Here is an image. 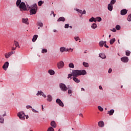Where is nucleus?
<instances>
[{"instance_id": "nucleus-1", "label": "nucleus", "mask_w": 131, "mask_h": 131, "mask_svg": "<svg viewBox=\"0 0 131 131\" xmlns=\"http://www.w3.org/2000/svg\"><path fill=\"white\" fill-rule=\"evenodd\" d=\"M86 74V71L85 70H74L73 71L72 74H69L68 75V78H70L72 76L74 77H77V76H79V75H85Z\"/></svg>"}, {"instance_id": "nucleus-2", "label": "nucleus", "mask_w": 131, "mask_h": 131, "mask_svg": "<svg viewBox=\"0 0 131 131\" xmlns=\"http://www.w3.org/2000/svg\"><path fill=\"white\" fill-rule=\"evenodd\" d=\"M16 7H18L20 11H27V6L25 3L21 2V0H17L16 3Z\"/></svg>"}, {"instance_id": "nucleus-3", "label": "nucleus", "mask_w": 131, "mask_h": 131, "mask_svg": "<svg viewBox=\"0 0 131 131\" xmlns=\"http://www.w3.org/2000/svg\"><path fill=\"white\" fill-rule=\"evenodd\" d=\"M27 7L30 9V13H31L32 15H35V14H36V12H37V5H36V4L32 5L31 7L27 6Z\"/></svg>"}, {"instance_id": "nucleus-4", "label": "nucleus", "mask_w": 131, "mask_h": 131, "mask_svg": "<svg viewBox=\"0 0 131 131\" xmlns=\"http://www.w3.org/2000/svg\"><path fill=\"white\" fill-rule=\"evenodd\" d=\"M59 88L62 92H67L68 89V87L66 86V85L63 83L59 84Z\"/></svg>"}, {"instance_id": "nucleus-5", "label": "nucleus", "mask_w": 131, "mask_h": 131, "mask_svg": "<svg viewBox=\"0 0 131 131\" xmlns=\"http://www.w3.org/2000/svg\"><path fill=\"white\" fill-rule=\"evenodd\" d=\"M17 116L19 117V119L21 120H24L25 119V114L24 112H19L17 114Z\"/></svg>"}, {"instance_id": "nucleus-6", "label": "nucleus", "mask_w": 131, "mask_h": 131, "mask_svg": "<svg viewBox=\"0 0 131 131\" xmlns=\"http://www.w3.org/2000/svg\"><path fill=\"white\" fill-rule=\"evenodd\" d=\"M14 54H15V51H11L9 52L6 53L4 54V56L6 59H9V58H10V57H11L12 55H14Z\"/></svg>"}, {"instance_id": "nucleus-7", "label": "nucleus", "mask_w": 131, "mask_h": 131, "mask_svg": "<svg viewBox=\"0 0 131 131\" xmlns=\"http://www.w3.org/2000/svg\"><path fill=\"white\" fill-rule=\"evenodd\" d=\"M64 62L61 61L57 63V67L58 69H61L64 67Z\"/></svg>"}, {"instance_id": "nucleus-8", "label": "nucleus", "mask_w": 131, "mask_h": 131, "mask_svg": "<svg viewBox=\"0 0 131 131\" xmlns=\"http://www.w3.org/2000/svg\"><path fill=\"white\" fill-rule=\"evenodd\" d=\"M56 102L57 104H58V105L61 107H64V103H63V102H62L61 100H60V99L59 98L57 99L56 100Z\"/></svg>"}, {"instance_id": "nucleus-9", "label": "nucleus", "mask_w": 131, "mask_h": 131, "mask_svg": "<svg viewBox=\"0 0 131 131\" xmlns=\"http://www.w3.org/2000/svg\"><path fill=\"white\" fill-rule=\"evenodd\" d=\"M68 93L69 95H70V96H72V93H73V91L72 90V87H71L69 85H68Z\"/></svg>"}, {"instance_id": "nucleus-10", "label": "nucleus", "mask_w": 131, "mask_h": 131, "mask_svg": "<svg viewBox=\"0 0 131 131\" xmlns=\"http://www.w3.org/2000/svg\"><path fill=\"white\" fill-rule=\"evenodd\" d=\"M121 60L122 62H123L124 63H126L128 62V57H123L121 58Z\"/></svg>"}, {"instance_id": "nucleus-11", "label": "nucleus", "mask_w": 131, "mask_h": 131, "mask_svg": "<svg viewBox=\"0 0 131 131\" xmlns=\"http://www.w3.org/2000/svg\"><path fill=\"white\" fill-rule=\"evenodd\" d=\"M37 96H42L44 98H47V96L45 95L43 92L41 91H38V93L36 94Z\"/></svg>"}, {"instance_id": "nucleus-12", "label": "nucleus", "mask_w": 131, "mask_h": 131, "mask_svg": "<svg viewBox=\"0 0 131 131\" xmlns=\"http://www.w3.org/2000/svg\"><path fill=\"white\" fill-rule=\"evenodd\" d=\"M9 67V62H6L3 66V68L4 70H7V69Z\"/></svg>"}, {"instance_id": "nucleus-13", "label": "nucleus", "mask_w": 131, "mask_h": 131, "mask_svg": "<svg viewBox=\"0 0 131 131\" xmlns=\"http://www.w3.org/2000/svg\"><path fill=\"white\" fill-rule=\"evenodd\" d=\"M76 11L77 12H78V13H79L80 14H81V15H83L84 14H85V10H83L82 11V10L79 9H76Z\"/></svg>"}, {"instance_id": "nucleus-14", "label": "nucleus", "mask_w": 131, "mask_h": 131, "mask_svg": "<svg viewBox=\"0 0 131 131\" xmlns=\"http://www.w3.org/2000/svg\"><path fill=\"white\" fill-rule=\"evenodd\" d=\"M127 14V10L126 9H122L121 10V15H124Z\"/></svg>"}, {"instance_id": "nucleus-15", "label": "nucleus", "mask_w": 131, "mask_h": 131, "mask_svg": "<svg viewBox=\"0 0 131 131\" xmlns=\"http://www.w3.org/2000/svg\"><path fill=\"white\" fill-rule=\"evenodd\" d=\"M22 22L23 23H25V24H27V25L29 24L28 23V18H23Z\"/></svg>"}, {"instance_id": "nucleus-16", "label": "nucleus", "mask_w": 131, "mask_h": 131, "mask_svg": "<svg viewBox=\"0 0 131 131\" xmlns=\"http://www.w3.org/2000/svg\"><path fill=\"white\" fill-rule=\"evenodd\" d=\"M65 22V17H60L57 19V22Z\"/></svg>"}, {"instance_id": "nucleus-17", "label": "nucleus", "mask_w": 131, "mask_h": 131, "mask_svg": "<svg viewBox=\"0 0 131 131\" xmlns=\"http://www.w3.org/2000/svg\"><path fill=\"white\" fill-rule=\"evenodd\" d=\"M73 80L74 81H75V82H76V83H79V82H80V80L76 78V77H74L73 78Z\"/></svg>"}, {"instance_id": "nucleus-18", "label": "nucleus", "mask_w": 131, "mask_h": 131, "mask_svg": "<svg viewBox=\"0 0 131 131\" xmlns=\"http://www.w3.org/2000/svg\"><path fill=\"white\" fill-rule=\"evenodd\" d=\"M104 43H107V41H100L99 42V45L100 46V47H104Z\"/></svg>"}, {"instance_id": "nucleus-19", "label": "nucleus", "mask_w": 131, "mask_h": 131, "mask_svg": "<svg viewBox=\"0 0 131 131\" xmlns=\"http://www.w3.org/2000/svg\"><path fill=\"white\" fill-rule=\"evenodd\" d=\"M98 126H100V127H104V122L102 121H100L98 123Z\"/></svg>"}, {"instance_id": "nucleus-20", "label": "nucleus", "mask_w": 131, "mask_h": 131, "mask_svg": "<svg viewBox=\"0 0 131 131\" xmlns=\"http://www.w3.org/2000/svg\"><path fill=\"white\" fill-rule=\"evenodd\" d=\"M37 37H38V35H34L33 36V37L32 38V41L33 42H35V41H36V40L37 39Z\"/></svg>"}, {"instance_id": "nucleus-21", "label": "nucleus", "mask_w": 131, "mask_h": 131, "mask_svg": "<svg viewBox=\"0 0 131 131\" xmlns=\"http://www.w3.org/2000/svg\"><path fill=\"white\" fill-rule=\"evenodd\" d=\"M60 51L61 53H63V52H68V50H67L66 48L64 47L60 48Z\"/></svg>"}, {"instance_id": "nucleus-22", "label": "nucleus", "mask_w": 131, "mask_h": 131, "mask_svg": "<svg viewBox=\"0 0 131 131\" xmlns=\"http://www.w3.org/2000/svg\"><path fill=\"white\" fill-rule=\"evenodd\" d=\"M107 9L108 11H112L113 10V6L111 4H108Z\"/></svg>"}, {"instance_id": "nucleus-23", "label": "nucleus", "mask_w": 131, "mask_h": 131, "mask_svg": "<svg viewBox=\"0 0 131 131\" xmlns=\"http://www.w3.org/2000/svg\"><path fill=\"white\" fill-rule=\"evenodd\" d=\"M14 45L15 46V48H20V46H19V42H18L17 41H14Z\"/></svg>"}, {"instance_id": "nucleus-24", "label": "nucleus", "mask_w": 131, "mask_h": 131, "mask_svg": "<svg viewBox=\"0 0 131 131\" xmlns=\"http://www.w3.org/2000/svg\"><path fill=\"white\" fill-rule=\"evenodd\" d=\"M51 126H53V127H56V126H57V124H56V122H55L54 121H52L51 122Z\"/></svg>"}, {"instance_id": "nucleus-25", "label": "nucleus", "mask_w": 131, "mask_h": 131, "mask_svg": "<svg viewBox=\"0 0 131 131\" xmlns=\"http://www.w3.org/2000/svg\"><path fill=\"white\" fill-rule=\"evenodd\" d=\"M102 21V18L100 17H97L95 18V22H101Z\"/></svg>"}, {"instance_id": "nucleus-26", "label": "nucleus", "mask_w": 131, "mask_h": 131, "mask_svg": "<svg viewBox=\"0 0 131 131\" xmlns=\"http://www.w3.org/2000/svg\"><path fill=\"white\" fill-rule=\"evenodd\" d=\"M48 73L49 74H50V75H54V74H55V71H54L53 70H49L48 71Z\"/></svg>"}, {"instance_id": "nucleus-27", "label": "nucleus", "mask_w": 131, "mask_h": 131, "mask_svg": "<svg viewBox=\"0 0 131 131\" xmlns=\"http://www.w3.org/2000/svg\"><path fill=\"white\" fill-rule=\"evenodd\" d=\"M52 100H53V98L52 97V96L49 95L48 96L47 101H48V102H52Z\"/></svg>"}, {"instance_id": "nucleus-28", "label": "nucleus", "mask_w": 131, "mask_h": 131, "mask_svg": "<svg viewBox=\"0 0 131 131\" xmlns=\"http://www.w3.org/2000/svg\"><path fill=\"white\" fill-rule=\"evenodd\" d=\"M99 56L102 59H105L106 58V55H105L104 54H99Z\"/></svg>"}, {"instance_id": "nucleus-29", "label": "nucleus", "mask_w": 131, "mask_h": 131, "mask_svg": "<svg viewBox=\"0 0 131 131\" xmlns=\"http://www.w3.org/2000/svg\"><path fill=\"white\" fill-rule=\"evenodd\" d=\"M114 113V110H111L110 111L108 112L107 114H109V115H113V114Z\"/></svg>"}, {"instance_id": "nucleus-30", "label": "nucleus", "mask_w": 131, "mask_h": 131, "mask_svg": "<svg viewBox=\"0 0 131 131\" xmlns=\"http://www.w3.org/2000/svg\"><path fill=\"white\" fill-rule=\"evenodd\" d=\"M37 26H39L40 27H42L43 26V24L41 23V21H38L37 23Z\"/></svg>"}, {"instance_id": "nucleus-31", "label": "nucleus", "mask_w": 131, "mask_h": 131, "mask_svg": "<svg viewBox=\"0 0 131 131\" xmlns=\"http://www.w3.org/2000/svg\"><path fill=\"white\" fill-rule=\"evenodd\" d=\"M115 38H113L111 39L110 41V45H113L114 42H115Z\"/></svg>"}, {"instance_id": "nucleus-32", "label": "nucleus", "mask_w": 131, "mask_h": 131, "mask_svg": "<svg viewBox=\"0 0 131 131\" xmlns=\"http://www.w3.org/2000/svg\"><path fill=\"white\" fill-rule=\"evenodd\" d=\"M91 27H92V28H93V29H96V28H97V24L96 23H94L91 26Z\"/></svg>"}, {"instance_id": "nucleus-33", "label": "nucleus", "mask_w": 131, "mask_h": 131, "mask_svg": "<svg viewBox=\"0 0 131 131\" xmlns=\"http://www.w3.org/2000/svg\"><path fill=\"white\" fill-rule=\"evenodd\" d=\"M69 67L70 68H74V64H73V63L71 62L69 64Z\"/></svg>"}, {"instance_id": "nucleus-34", "label": "nucleus", "mask_w": 131, "mask_h": 131, "mask_svg": "<svg viewBox=\"0 0 131 131\" xmlns=\"http://www.w3.org/2000/svg\"><path fill=\"white\" fill-rule=\"evenodd\" d=\"M98 110H99V111H101V112H102V111H104V109L101 106H98Z\"/></svg>"}, {"instance_id": "nucleus-35", "label": "nucleus", "mask_w": 131, "mask_h": 131, "mask_svg": "<svg viewBox=\"0 0 131 131\" xmlns=\"http://www.w3.org/2000/svg\"><path fill=\"white\" fill-rule=\"evenodd\" d=\"M43 2L42 1H40L38 3V5L39 6V7H40L41 6V5H42V4H43Z\"/></svg>"}, {"instance_id": "nucleus-36", "label": "nucleus", "mask_w": 131, "mask_h": 131, "mask_svg": "<svg viewBox=\"0 0 131 131\" xmlns=\"http://www.w3.org/2000/svg\"><path fill=\"white\" fill-rule=\"evenodd\" d=\"M41 53L42 54H44V53H48V50H47L46 49H42Z\"/></svg>"}, {"instance_id": "nucleus-37", "label": "nucleus", "mask_w": 131, "mask_h": 131, "mask_svg": "<svg viewBox=\"0 0 131 131\" xmlns=\"http://www.w3.org/2000/svg\"><path fill=\"white\" fill-rule=\"evenodd\" d=\"M83 65L84 66V67H89V63L87 62H83Z\"/></svg>"}, {"instance_id": "nucleus-38", "label": "nucleus", "mask_w": 131, "mask_h": 131, "mask_svg": "<svg viewBox=\"0 0 131 131\" xmlns=\"http://www.w3.org/2000/svg\"><path fill=\"white\" fill-rule=\"evenodd\" d=\"M95 18L94 17H92L89 19L90 22H95Z\"/></svg>"}, {"instance_id": "nucleus-39", "label": "nucleus", "mask_w": 131, "mask_h": 131, "mask_svg": "<svg viewBox=\"0 0 131 131\" xmlns=\"http://www.w3.org/2000/svg\"><path fill=\"white\" fill-rule=\"evenodd\" d=\"M127 21L130 22L131 21V14L129 15L127 17Z\"/></svg>"}, {"instance_id": "nucleus-40", "label": "nucleus", "mask_w": 131, "mask_h": 131, "mask_svg": "<svg viewBox=\"0 0 131 131\" xmlns=\"http://www.w3.org/2000/svg\"><path fill=\"white\" fill-rule=\"evenodd\" d=\"M130 55V52L129 51H126V56H129Z\"/></svg>"}, {"instance_id": "nucleus-41", "label": "nucleus", "mask_w": 131, "mask_h": 131, "mask_svg": "<svg viewBox=\"0 0 131 131\" xmlns=\"http://www.w3.org/2000/svg\"><path fill=\"white\" fill-rule=\"evenodd\" d=\"M115 3H116V0H112L111 2V5H114Z\"/></svg>"}, {"instance_id": "nucleus-42", "label": "nucleus", "mask_w": 131, "mask_h": 131, "mask_svg": "<svg viewBox=\"0 0 131 131\" xmlns=\"http://www.w3.org/2000/svg\"><path fill=\"white\" fill-rule=\"evenodd\" d=\"M4 118L0 117V123H4Z\"/></svg>"}, {"instance_id": "nucleus-43", "label": "nucleus", "mask_w": 131, "mask_h": 131, "mask_svg": "<svg viewBox=\"0 0 131 131\" xmlns=\"http://www.w3.org/2000/svg\"><path fill=\"white\" fill-rule=\"evenodd\" d=\"M116 29H117V30H120V26L117 25L116 26Z\"/></svg>"}, {"instance_id": "nucleus-44", "label": "nucleus", "mask_w": 131, "mask_h": 131, "mask_svg": "<svg viewBox=\"0 0 131 131\" xmlns=\"http://www.w3.org/2000/svg\"><path fill=\"white\" fill-rule=\"evenodd\" d=\"M32 111L34 113H38V111L35 110L34 108H32Z\"/></svg>"}, {"instance_id": "nucleus-45", "label": "nucleus", "mask_w": 131, "mask_h": 131, "mask_svg": "<svg viewBox=\"0 0 131 131\" xmlns=\"http://www.w3.org/2000/svg\"><path fill=\"white\" fill-rule=\"evenodd\" d=\"M16 49H17V47H11L12 52H14V51H15Z\"/></svg>"}, {"instance_id": "nucleus-46", "label": "nucleus", "mask_w": 131, "mask_h": 131, "mask_svg": "<svg viewBox=\"0 0 131 131\" xmlns=\"http://www.w3.org/2000/svg\"><path fill=\"white\" fill-rule=\"evenodd\" d=\"M74 39L76 40V41H77L78 40H79V37H75Z\"/></svg>"}, {"instance_id": "nucleus-47", "label": "nucleus", "mask_w": 131, "mask_h": 131, "mask_svg": "<svg viewBox=\"0 0 131 131\" xmlns=\"http://www.w3.org/2000/svg\"><path fill=\"white\" fill-rule=\"evenodd\" d=\"M69 28V24H66L64 25V28Z\"/></svg>"}, {"instance_id": "nucleus-48", "label": "nucleus", "mask_w": 131, "mask_h": 131, "mask_svg": "<svg viewBox=\"0 0 131 131\" xmlns=\"http://www.w3.org/2000/svg\"><path fill=\"white\" fill-rule=\"evenodd\" d=\"M26 108L27 109H29V108H32V106H31V105H27Z\"/></svg>"}, {"instance_id": "nucleus-49", "label": "nucleus", "mask_w": 131, "mask_h": 131, "mask_svg": "<svg viewBox=\"0 0 131 131\" xmlns=\"http://www.w3.org/2000/svg\"><path fill=\"white\" fill-rule=\"evenodd\" d=\"M52 14H53L54 17H55V16H56V14H55V13H54V11H51V15H52Z\"/></svg>"}, {"instance_id": "nucleus-50", "label": "nucleus", "mask_w": 131, "mask_h": 131, "mask_svg": "<svg viewBox=\"0 0 131 131\" xmlns=\"http://www.w3.org/2000/svg\"><path fill=\"white\" fill-rule=\"evenodd\" d=\"M111 31H113V32H116V29H115V28H114L113 30H111Z\"/></svg>"}, {"instance_id": "nucleus-51", "label": "nucleus", "mask_w": 131, "mask_h": 131, "mask_svg": "<svg viewBox=\"0 0 131 131\" xmlns=\"http://www.w3.org/2000/svg\"><path fill=\"white\" fill-rule=\"evenodd\" d=\"M111 72H112V69H110L108 70V73H111Z\"/></svg>"}, {"instance_id": "nucleus-52", "label": "nucleus", "mask_w": 131, "mask_h": 131, "mask_svg": "<svg viewBox=\"0 0 131 131\" xmlns=\"http://www.w3.org/2000/svg\"><path fill=\"white\" fill-rule=\"evenodd\" d=\"M104 47H105V48H106L107 49H108L109 48V46H107V45H106V44L104 45Z\"/></svg>"}, {"instance_id": "nucleus-53", "label": "nucleus", "mask_w": 131, "mask_h": 131, "mask_svg": "<svg viewBox=\"0 0 131 131\" xmlns=\"http://www.w3.org/2000/svg\"><path fill=\"white\" fill-rule=\"evenodd\" d=\"M99 90H103V88H102L101 85H99Z\"/></svg>"}, {"instance_id": "nucleus-54", "label": "nucleus", "mask_w": 131, "mask_h": 131, "mask_svg": "<svg viewBox=\"0 0 131 131\" xmlns=\"http://www.w3.org/2000/svg\"><path fill=\"white\" fill-rule=\"evenodd\" d=\"M79 116H81V117H83V115H82V114H80Z\"/></svg>"}, {"instance_id": "nucleus-55", "label": "nucleus", "mask_w": 131, "mask_h": 131, "mask_svg": "<svg viewBox=\"0 0 131 131\" xmlns=\"http://www.w3.org/2000/svg\"><path fill=\"white\" fill-rule=\"evenodd\" d=\"M41 107H42V111H44V108H43V105H41Z\"/></svg>"}, {"instance_id": "nucleus-56", "label": "nucleus", "mask_w": 131, "mask_h": 131, "mask_svg": "<svg viewBox=\"0 0 131 131\" xmlns=\"http://www.w3.org/2000/svg\"><path fill=\"white\" fill-rule=\"evenodd\" d=\"M25 116H26V119H28V118H29L28 116H26V115H25Z\"/></svg>"}, {"instance_id": "nucleus-57", "label": "nucleus", "mask_w": 131, "mask_h": 131, "mask_svg": "<svg viewBox=\"0 0 131 131\" xmlns=\"http://www.w3.org/2000/svg\"><path fill=\"white\" fill-rule=\"evenodd\" d=\"M6 115H7L6 114V112H5V114L3 115V116L4 117V116H6Z\"/></svg>"}, {"instance_id": "nucleus-58", "label": "nucleus", "mask_w": 131, "mask_h": 131, "mask_svg": "<svg viewBox=\"0 0 131 131\" xmlns=\"http://www.w3.org/2000/svg\"><path fill=\"white\" fill-rule=\"evenodd\" d=\"M53 32H57V30H54Z\"/></svg>"}, {"instance_id": "nucleus-59", "label": "nucleus", "mask_w": 131, "mask_h": 131, "mask_svg": "<svg viewBox=\"0 0 131 131\" xmlns=\"http://www.w3.org/2000/svg\"><path fill=\"white\" fill-rule=\"evenodd\" d=\"M81 91H84V89H83V88H81Z\"/></svg>"}, {"instance_id": "nucleus-60", "label": "nucleus", "mask_w": 131, "mask_h": 131, "mask_svg": "<svg viewBox=\"0 0 131 131\" xmlns=\"http://www.w3.org/2000/svg\"><path fill=\"white\" fill-rule=\"evenodd\" d=\"M118 42L119 44L120 43V42L119 41V40H118Z\"/></svg>"}, {"instance_id": "nucleus-61", "label": "nucleus", "mask_w": 131, "mask_h": 131, "mask_svg": "<svg viewBox=\"0 0 131 131\" xmlns=\"http://www.w3.org/2000/svg\"><path fill=\"white\" fill-rule=\"evenodd\" d=\"M70 28L72 29V26H70Z\"/></svg>"}, {"instance_id": "nucleus-62", "label": "nucleus", "mask_w": 131, "mask_h": 131, "mask_svg": "<svg viewBox=\"0 0 131 131\" xmlns=\"http://www.w3.org/2000/svg\"><path fill=\"white\" fill-rule=\"evenodd\" d=\"M123 87V85H121V89H122Z\"/></svg>"}, {"instance_id": "nucleus-63", "label": "nucleus", "mask_w": 131, "mask_h": 131, "mask_svg": "<svg viewBox=\"0 0 131 131\" xmlns=\"http://www.w3.org/2000/svg\"><path fill=\"white\" fill-rule=\"evenodd\" d=\"M108 37H111V35H110L108 36Z\"/></svg>"}, {"instance_id": "nucleus-64", "label": "nucleus", "mask_w": 131, "mask_h": 131, "mask_svg": "<svg viewBox=\"0 0 131 131\" xmlns=\"http://www.w3.org/2000/svg\"><path fill=\"white\" fill-rule=\"evenodd\" d=\"M38 29H40V28H39V27H38Z\"/></svg>"}]
</instances>
